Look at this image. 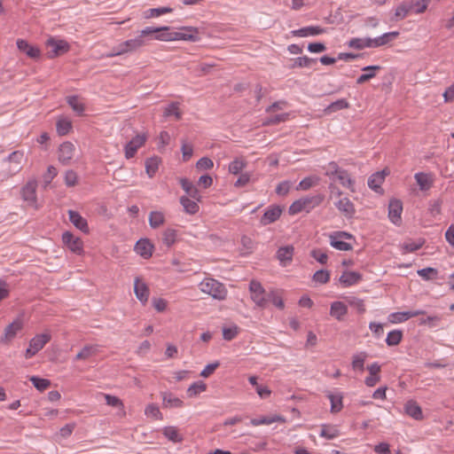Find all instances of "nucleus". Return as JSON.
Returning <instances> with one entry per match:
<instances>
[{
	"label": "nucleus",
	"mask_w": 454,
	"mask_h": 454,
	"mask_svg": "<svg viewBox=\"0 0 454 454\" xmlns=\"http://www.w3.org/2000/svg\"><path fill=\"white\" fill-rule=\"evenodd\" d=\"M24 160L23 151H14L9 154L4 162L8 163L5 169L0 172V182H4L15 175H17L22 169V161Z\"/></svg>",
	"instance_id": "f257e3e1"
},
{
	"label": "nucleus",
	"mask_w": 454,
	"mask_h": 454,
	"mask_svg": "<svg viewBox=\"0 0 454 454\" xmlns=\"http://www.w3.org/2000/svg\"><path fill=\"white\" fill-rule=\"evenodd\" d=\"M324 199L325 196L321 193L302 197L291 204L289 213L291 215H296L301 211L309 212L319 206Z\"/></svg>",
	"instance_id": "f03ea898"
},
{
	"label": "nucleus",
	"mask_w": 454,
	"mask_h": 454,
	"mask_svg": "<svg viewBox=\"0 0 454 454\" xmlns=\"http://www.w3.org/2000/svg\"><path fill=\"white\" fill-rule=\"evenodd\" d=\"M200 290L219 301L224 300L227 296V290L224 285L214 278H207L203 279L200 283Z\"/></svg>",
	"instance_id": "7ed1b4c3"
},
{
	"label": "nucleus",
	"mask_w": 454,
	"mask_h": 454,
	"mask_svg": "<svg viewBox=\"0 0 454 454\" xmlns=\"http://www.w3.org/2000/svg\"><path fill=\"white\" fill-rule=\"evenodd\" d=\"M353 236L347 231H333L329 234L330 245L340 251H349L352 249L351 244L347 240L352 239Z\"/></svg>",
	"instance_id": "20e7f679"
},
{
	"label": "nucleus",
	"mask_w": 454,
	"mask_h": 454,
	"mask_svg": "<svg viewBox=\"0 0 454 454\" xmlns=\"http://www.w3.org/2000/svg\"><path fill=\"white\" fill-rule=\"evenodd\" d=\"M51 340L50 333H40L33 337L29 341V346L25 351V357L29 359L35 356Z\"/></svg>",
	"instance_id": "39448f33"
},
{
	"label": "nucleus",
	"mask_w": 454,
	"mask_h": 454,
	"mask_svg": "<svg viewBox=\"0 0 454 454\" xmlns=\"http://www.w3.org/2000/svg\"><path fill=\"white\" fill-rule=\"evenodd\" d=\"M45 44L50 49L47 52L50 59L62 55L69 51V44L65 40L50 37Z\"/></svg>",
	"instance_id": "423d86ee"
},
{
	"label": "nucleus",
	"mask_w": 454,
	"mask_h": 454,
	"mask_svg": "<svg viewBox=\"0 0 454 454\" xmlns=\"http://www.w3.org/2000/svg\"><path fill=\"white\" fill-rule=\"evenodd\" d=\"M147 140V135L145 133L137 134L124 147V153L126 159L133 158L137 150L142 147Z\"/></svg>",
	"instance_id": "0eeeda50"
},
{
	"label": "nucleus",
	"mask_w": 454,
	"mask_h": 454,
	"mask_svg": "<svg viewBox=\"0 0 454 454\" xmlns=\"http://www.w3.org/2000/svg\"><path fill=\"white\" fill-rule=\"evenodd\" d=\"M200 40L199 30L193 27H182L174 31V41L198 42Z\"/></svg>",
	"instance_id": "6e6552de"
},
{
	"label": "nucleus",
	"mask_w": 454,
	"mask_h": 454,
	"mask_svg": "<svg viewBox=\"0 0 454 454\" xmlns=\"http://www.w3.org/2000/svg\"><path fill=\"white\" fill-rule=\"evenodd\" d=\"M249 290L251 293V299L256 303V305L259 307H265L268 300L261 283L257 281H251Z\"/></svg>",
	"instance_id": "1a4fd4ad"
},
{
	"label": "nucleus",
	"mask_w": 454,
	"mask_h": 454,
	"mask_svg": "<svg viewBox=\"0 0 454 454\" xmlns=\"http://www.w3.org/2000/svg\"><path fill=\"white\" fill-rule=\"evenodd\" d=\"M36 188L37 181L31 179L21 189L22 199L33 207L36 205Z\"/></svg>",
	"instance_id": "9d476101"
},
{
	"label": "nucleus",
	"mask_w": 454,
	"mask_h": 454,
	"mask_svg": "<svg viewBox=\"0 0 454 454\" xmlns=\"http://www.w3.org/2000/svg\"><path fill=\"white\" fill-rule=\"evenodd\" d=\"M403 203L401 200L393 199L388 204V218L392 223L399 226L402 223Z\"/></svg>",
	"instance_id": "9b49d317"
},
{
	"label": "nucleus",
	"mask_w": 454,
	"mask_h": 454,
	"mask_svg": "<svg viewBox=\"0 0 454 454\" xmlns=\"http://www.w3.org/2000/svg\"><path fill=\"white\" fill-rule=\"evenodd\" d=\"M75 153V147L71 142H64L59 148V160L63 165H68L71 162Z\"/></svg>",
	"instance_id": "f8f14e48"
},
{
	"label": "nucleus",
	"mask_w": 454,
	"mask_h": 454,
	"mask_svg": "<svg viewBox=\"0 0 454 454\" xmlns=\"http://www.w3.org/2000/svg\"><path fill=\"white\" fill-rule=\"evenodd\" d=\"M63 243L74 253L80 254L82 250V241L80 238L74 237L71 232L66 231L62 234Z\"/></svg>",
	"instance_id": "ddd939ff"
},
{
	"label": "nucleus",
	"mask_w": 454,
	"mask_h": 454,
	"mask_svg": "<svg viewBox=\"0 0 454 454\" xmlns=\"http://www.w3.org/2000/svg\"><path fill=\"white\" fill-rule=\"evenodd\" d=\"M23 323L20 319H15L12 323L8 325L4 329V336L1 338L0 341L2 343H9L11 342L17 333L22 329Z\"/></svg>",
	"instance_id": "4468645a"
},
{
	"label": "nucleus",
	"mask_w": 454,
	"mask_h": 454,
	"mask_svg": "<svg viewBox=\"0 0 454 454\" xmlns=\"http://www.w3.org/2000/svg\"><path fill=\"white\" fill-rule=\"evenodd\" d=\"M134 293L137 300L145 305L148 301L150 291L147 285L139 278H136L134 281Z\"/></svg>",
	"instance_id": "2eb2a0df"
},
{
	"label": "nucleus",
	"mask_w": 454,
	"mask_h": 454,
	"mask_svg": "<svg viewBox=\"0 0 454 454\" xmlns=\"http://www.w3.org/2000/svg\"><path fill=\"white\" fill-rule=\"evenodd\" d=\"M333 204L336 208L348 218L353 217L356 213L355 206L348 197L334 200Z\"/></svg>",
	"instance_id": "dca6fc26"
},
{
	"label": "nucleus",
	"mask_w": 454,
	"mask_h": 454,
	"mask_svg": "<svg viewBox=\"0 0 454 454\" xmlns=\"http://www.w3.org/2000/svg\"><path fill=\"white\" fill-rule=\"evenodd\" d=\"M282 209L279 206L269 207L260 219L262 225H268L276 222L281 215Z\"/></svg>",
	"instance_id": "f3484780"
},
{
	"label": "nucleus",
	"mask_w": 454,
	"mask_h": 454,
	"mask_svg": "<svg viewBox=\"0 0 454 454\" xmlns=\"http://www.w3.org/2000/svg\"><path fill=\"white\" fill-rule=\"evenodd\" d=\"M153 245L147 239H139L135 245V251L137 254L145 259H148L153 255Z\"/></svg>",
	"instance_id": "a211bd4d"
},
{
	"label": "nucleus",
	"mask_w": 454,
	"mask_h": 454,
	"mask_svg": "<svg viewBox=\"0 0 454 454\" xmlns=\"http://www.w3.org/2000/svg\"><path fill=\"white\" fill-rule=\"evenodd\" d=\"M399 35V32L393 31L385 33L378 37L370 38L369 37V47L370 48H377L383 45L387 44L392 40L395 39Z\"/></svg>",
	"instance_id": "6ab92c4d"
},
{
	"label": "nucleus",
	"mask_w": 454,
	"mask_h": 454,
	"mask_svg": "<svg viewBox=\"0 0 454 454\" xmlns=\"http://www.w3.org/2000/svg\"><path fill=\"white\" fill-rule=\"evenodd\" d=\"M387 175V173L386 170L372 174L368 178V186L376 192H382L381 184H383Z\"/></svg>",
	"instance_id": "aec40b11"
},
{
	"label": "nucleus",
	"mask_w": 454,
	"mask_h": 454,
	"mask_svg": "<svg viewBox=\"0 0 454 454\" xmlns=\"http://www.w3.org/2000/svg\"><path fill=\"white\" fill-rule=\"evenodd\" d=\"M325 31V29L322 28L320 27L309 26V27H301L300 29L292 30L291 34L294 36L308 37V36H314V35L323 34Z\"/></svg>",
	"instance_id": "412c9836"
},
{
	"label": "nucleus",
	"mask_w": 454,
	"mask_h": 454,
	"mask_svg": "<svg viewBox=\"0 0 454 454\" xmlns=\"http://www.w3.org/2000/svg\"><path fill=\"white\" fill-rule=\"evenodd\" d=\"M17 47L31 59H38L41 56V51L39 48L30 45L26 40L19 39L17 41Z\"/></svg>",
	"instance_id": "4be33fe9"
},
{
	"label": "nucleus",
	"mask_w": 454,
	"mask_h": 454,
	"mask_svg": "<svg viewBox=\"0 0 454 454\" xmlns=\"http://www.w3.org/2000/svg\"><path fill=\"white\" fill-rule=\"evenodd\" d=\"M70 222L80 231L84 233L89 232V226L87 220L83 218L78 212L74 210L68 211Z\"/></svg>",
	"instance_id": "5701e85b"
},
{
	"label": "nucleus",
	"mask_w": 454,
	"mask_h": 454,
	"mask_svg": "<svg viewBox=\"0 0 454 454\" xmlns=\"http://www.w3.org/2000/svg\"><path fill=\"white\" fill-rule=\"evenodd\" d=\"M180 184L183 190L186 192L187 197L192 198L197 201H200L201 195L198 188L191 181L186 178H181Z\"/></svg>",
	"instance_id": "b1692460"
},
{
	"label": "nucleus",
	"mask_w": 454,
	"mask_h": 454,
	"mask_svg": "<svg viewBox=\"0 0 454 454\" xmlns=\"http://www.w3.org/2000/svg\"><path fill=\"white\" fill-rule=\"evenodd\" d=\"M294 250L293 246H286L278 248L277 257L282 266H287L290 264L293 259Z\"/></svg>",
	"instance_id": "393cba45"
},
{
	"label": "nucleus",
	"mask_w": 454,
	"mask_h": 454,
	"mask_svg": "<svg viewBox=\"0 0 454 454\" xmlns=\"http://www.w3.org/2000/svg\"><path fill=\"white\" fill-rule=\"evenodd\" d=\"M333 181H339L343 187L348 189L352 192H355V180L347 170L342 169L339 172Z\"/></svg>",
	"instance_id": "a878e982"
},
{
	"label": "nucleus",
	"mask_w": 454,
	"mask_h": 454,
	"mask_svg": "<svg viewBox=\"0 0 454 454\" xmlns=\"http://www.w3.org/2000/svg\"><path fill=\"white\" fill-rule=\"evenodd\" d=\"M404 411L407 415L416 420H421L423 419V413L420 406L413 400H410L405 403Z\"/></svg>",
	"instance_id": "bb28decb"
},
{
	"label": "nucleus",
	"mask_w": 454,
	"mask_h": 454,
	"mask_svg": "<svg viewBox=\"0 0 454 454\" xmlns=\"http://www.w3.org/2000/svg\"><path fill=\"white\" fill-rule=\"evenodd\" d=\"M362 278L361 274L356 271H345L340 278V283L343 287H348L358 283Z\"/></svg>",
	"instance_id": "cd10ccee"
},
{
	"label": "nucleus",
	"mask_w": 454,
	"mask_h": 454,
	"mask_svg": "<svg viewBox=\"0 0 454 454\" xmlns=\"http://www.w3.org/2000/svg\"><path fill=\"white\" fill-rule=\"evenodd\" d=\"M162 395V405L164 408H181L184 402L169 392H164Z\"/></svg>",
	"instance_id": "c85d7f7f"
},
{
	"label": "nucleus",
	"mask_w": 454,
	"mask_h": 454,
	"mask_svg": "<svg viewBox=\"0 0 454 454\" xmlns=\"http://www.w3.org/2000/svg\"><path fill=\"white\" fill-rule=\"evenodd\" d=\"M414 178L421 191L429 190L434 182L433 176L424 172L416 173Z\"/></svg>",
	"instance_id": "c756f323"
},
{
	"label": "nucleus",
	"mask_w": 454,
	"mask_h": 454,
	"mask_svg": "<svg viewBox=\"0 0 454 454\" xmlns=\"http://www.w3.org/2000/svg\"><path fill=\"white\" fill-rule=\"evenodd\" d=\"M67 102L73 109V111L78 114L82 115L86 110L85 103L82 98L78 96H69L67 98Z\"/></svg>",
	"instance_id": "7c9ffc66"
},
{
	"label": "nucleus",
	"mask_w": 454,
	"mask_h": 454,
	"mask_svg": "<svg viewBox=\"0 0 454 454\" xmlns=\"http://www.w3.org/2000/svg\"><path fill=\"white\" fill-rule=\"evenodd\" d=\"M198 202L199 201L187 196H182L180 198V203L183 206L184 212L189 215H194L199 212L200 207Z\"/></svg>",
	"instance_id": "2f4dec72"
},
{
	"label": "nucleus",
	"mask_w": 454,
	"mask_h": 454,
	"mask_svg": "<svg viewBox=\"0 0 454 454\" xmlns=\"http://www.w3.org/2000/svg\"><path fill=\"white\" fill-rule=\"evenodd\" d=\"M327 397L330 400L331 403V412L332 413H337L340 411L343 408V395L340 392L336 393H329L327 395Z\"/></svg>",
	"instance_id": "473e14b6"
},
{
	"label": "nucleus",
	"mask_w": 454,
	"mask_h": 454,
	"mask_svg": "<svg viewBox=\"0 0 454 454\" xmlns=\"http://www.w3.org/2000/svg\"><path fill=\"white\" fill-rule=\"evenodd\" d=\"M348 312L347 306L341 301H333L331 304L330 315L337 320H342Z\"/></svg>",
	"instance_id": "72a5a7b5"
},
{
	"label": "nucleus",
	"mask_w": 454,
	"mask_h": 454,
	"mask_svg": "<svg viewBox=\"0 0 454 454\" xmlns=\"http://www.w3.org/2000/svg\"><path fill=\"white\" fill-rule=\"evenodd\" d=\"M410 12H413V2H403L396 7L395 18L397 20H403Z\"/></svg>",
	"instance_id": "f704fd0d"
},
{
	"label": "nucleus",
	"mask_w": 454,
	"mask_h": 454,
	"mask_svg": "<svg viewBox=\"0 0 454 454\" xmlns=\"http://www.w3.org/2000/svg\"><path fill=\"white\" fill-rule=\"evenodd\" d=\"M275 422H285V419L280 415H272L270 417L252 419L250 420V424L254 427H258L261 425H270Z\"/></svg>",
	"instance_id": "c9c22d12"
},
{
	"label": "nucleus",
	"mask_w": 454,
	"mask_h": 454,
	"mask_svg": "<svg viewBox=\"0 0 454 454\" xmlns=\"http://www.w3.org/2000/svg\"><path fill=\"white\" fill-rule=\"evenodd\" d=\"M248 381L254 387L257 395L261 398H267L271 395V390L268 387L258 384L256 376H250Z\"/></svg>",
	"instance_id": "e433bc0d"
},
{
	"label": "nucleus",
	"mask_w": 454,
	"mask_h": 454,
	"mask_svg": "<svg viewBox=\"0 0 454 454\" xmlns=\"http://www.w3.org/2000/svg\"><path fill=\"white\" fill-rule=\"evenodd\" d=\"M149 225L153 229H157L165 223V215L161 211H152L148 217Z\"/></svg>",
	"instance_id": "4c0bfd02"
},
{
	"label": "nucleus",
	"mask_w": 454,
	"mask_h": 454,
	"mask_svg": "<svg viewBox=\"0 0 454 454\" xmlns=\"http://www.w3.org/2000/svg\"><path fill=\"white\" fill-rule=\"evenodd\" d=\"M98 352V345H86L75 356L74 360H86L95 356Z\"/></svg>",
	"instance_id": "58836bf2"
},
{
	"label": "nucleus",
	"mask_w": 454,
	"mask_h": 454,
	"mask_svg": "<svg viewBox=\"0 0 454 454\" xmlns=\"http://www.w3.org/2000/svg\"><path fill=\"white\" fill-rule=\"evenodd\" d=\"M349 107V103L345 98L338 99L333 103H331L328 106L325 108V113L326 114H330L335 113L339 110L347 109Z\"/></svg>",
	"instance_id": "ea45409f"
},
{
	"label": "nucleus",
	"mask_w": 454,
	"mask_h": 454,
	"mask_svg": "<svg viewBox=\"0 0 454 454\" xmlns=\"http://www.w3.org/2000/svg\"><path fill=\"white\" fill-rule=\"evenodd\" d=\"M380 68V67L379 66H367V67H364L362 69L364 72V74H361L357 78L356 82L358 84H362V83L367 82L368 80L375 77V75H376L375 71L379 70Z\"/></svg>",
	"instance_id": "a19ab883"
},
{
	"label": "nucleus",
	"mask_w": 454,
	"mask_h": 454,
	"mask_svg": "<svg viewBox=\"0 0 454 454\" xmlns=\"http://www.w3.org/2000/svg\"><path fill=\"white\" fill-rule=\"evenodd\" d=\"M319 177L317 176H309L303 178L296 187L297 191H307L311 187L318 184Z\"/></svg>",
	"instance_id": "79ce46f5"
},
{
	"label": "nucleus",
	"mask_w": 454,
	"mask_h": 454,
	"mask_svg": "<svg viewBox=\"0 0 454 454\" xmlns=\"http://www.w3.org/2000/svg\"><path fill=\"white\" fill-rule=\"evenodd\" d=\"M56 129L59 136H65L72 129V122L68 118L61 117L57 121Z\"/></svg>",
	"instance_id": "37998d69"
},
{
	"label": "nucleus",
	"mask_w": 454,
	"mask_h": 454,
	"mask_svg": "<svg viewBox=\"0 0 454 454\" xmlns=\"http://www.w3.org/2000/svg\"><path fill=\"white\" fill-rule=\"evenodd\" d=\"M162 28L156 33L153 39L162 42H172L174 41V31H171L168 27H158Z\"/></svg>",
	"instance_id": "c03bdc74"
},
{
	"label": "nucleus",
	"mask_w": 454,
	"mask_h": 454,
	"mask_svg": "<svg viewBox=\"0 0 454 454\" xmlns=\"http://www.w3.org/2000/svg\"><path fill=\"white\" fill-rule=\"evenodd\" d=\"M247 163L243 158H236L229 164V172L238 175L247 167Z\"/></svg>",
	"instance_id": "a18cd8bd"
},
{
	"label": "nucleus",
	"mask_w": 454,
	"mask_h": 454,
	"mask_svg": "<svg viewBox=\"0 0 454 454\" xmlns=\"http://www.w3.org/2000/svg\"><path fill=\"white\" fill-rule=\"evenodd\" d=\"M367 356L368 355L364 351L354 354L352 356V368L354 370L364 371V364Z\"/></svg>",
	"instance_id": "49530a36"
},
{
	"label": "nucleus",
	"mask_w": 454,
	"mask_h": 454,
	"mask_svg": "<svg viewBox=\"0 0 454 454\" xmlns=\"http://www.w3.org/2000/svg\"><path fill=\"white\" fill-rule=\"evenodd\" d=\"M164 116H174L176 120H180L182 118V113L179 109V103L172 102L171 104L168 105L164 109Z\"/></svg>",
	"instance_id": "de8ad7c7"
},
{
	"label": "nucleus",
	"mask_w": 454,
	"mask_h": 454,
	"mask_svg": "<svg viewBox=\"0 0 454 454\" xmlns=\"http://www.w3.org/2000/svg\"><path fill=\"white\" fill-rule=\"evenodd\" d=\"M424 241L419 240H408L402 244L401 247L403 254L412 253L422 247Z\"/></svg>",
	"instance_id": "09e8293b"
},
{
	"label": "nucleus",
	"mask_w": 454,
	"mask_h": 454,
	"mask_svg": "<svg viewBox=\"0 0 454 454\" xmlns=\"http://www.w3.org/2000/svg\"><path fill=\"white\" fill-rule=\"evenodd\" d=\"M176 238L177 232L174 229H166L162 233V242L168 247H170L176 243Z\"/></svg>",
	"instance_id": "8fccbe9b"
},
{
	"label": "nucleus",
	"mask_w": 454,
	"mask_h": 454,
	"mask_svg": "<svg viewBox=\"0 0 454 454\" xmlns=\"http://www.w3.org/2000/svg\"><path fill=\"white\" fill-rule=\"evenodd\" d=\"M403 339V332L401 330L390 331L386 338V343L389 347L398 345Z\"/></svg>",
	"instance_id": "3c124183"
},
{
	"label": "nucleus",
	"mask_w": 454,
	"mask_h": 454,
	"mask_svg": "<svg viewBox=\"0 0 454 454\" xmlns=\"http://www.w3.org/2000/svg\"><path fill=\"white\" fill-rule=\"evenodd\" d=\"M163 434L173 442H180L183 441V437L175 427H166L163 429Z\"/></svg>",
	"instance_id": "603ef678"
},
{
	"label": "nucleus",
	"mask_w": 454,
	"mask_h": 454,
	"mask_svg": "<svg viewBox=\"0 0 454 454\" xmlns=\"http://www.w3.org/2000/svg\"><path fill=\"white\" fill-rule=\"evenodd\" d=\"M207 389V385L203 381H196L192 383L187 389V395L194 397L204 392Z\"/></svg>",
	"instance_id": "864d4df0"
},
{
	"label": "nucleus",
	"mask_w": 454,
	"mask_h": 454,
	"mask_svg": "<svg viewBox=\"0 0 454 454\" xmlns=\"http://www.w3.org/2000/svg\"><path fill=\"white\" fill-rule=\"evenodd\" d=\"M368 41H369V37H364V38L355 37V38H351L348 42V45L349 48H352V49L363 50L365 48H370Z\"/></svg>",
	"instance_id": "5fc2aeb1"
},
{
	"label": "nucleus",
	"mask_w": 454,
	"mask_h": 454,
	"mask_svg": "<svg viewBox=\"0 0 454 454\" xmlns=\"http://www.w3.org/2000/svg\"><path fill=\"white\" fill-rule=\"evenodd\" d=\"M158 157H152L145 161V170L149 177H153L157 172L160 165Z\"/></svg>",
	"instance_id": "6e6d98bb"
},
{
	"label": "nucleus",
	"mask_w": 454,
	"mask_h": 454,
	"mask_svg": "<svg viewBox=\"0 0 454 454\" xmlns=\"http://www.w3.org/2000/svg\"><path fill=\"white\" fill-rule=\"evenodd\" d=\"M33 386L39 391H43L48 388L51 385V381L47 379L39 378L37 376H32L29 378Z\"/></svg>",
	"instance_id": "4d7b16f0"
},
{
	"label": "nucleus",
	"mask_w": 454,
	"mask_h": 454,
	"mask_svg": "<svg viewBox=\"0 0 454 454\" xmlns=\"http://www.w3.org/2000/svg\"><path fill=\"white\" fill-rule=\"evenodd\" d=\"M145 45V40L141 36H137L133 39L125 41V46H127L129 52L135 51Z\"/></svg>",
	"instance_id": "13d9d810"
},
{
	"label": "nucleus",
	"mask_w": 454,
	"mask_h": 454,
	"mask_svg": "<svg viewBox=\"0 0 454 454\" xmlns=\"http://www.w3.org/2000/svg\"><path fill=\"white\" fill-rule=\"evenodd\" d=\"M145 414L147 417L153 418L154 419H162V414L159 409V407L154 403L148 404L145 409Z\"/></svg>",
	"instance_id": "bf43d9fd"
},
{
	"label": "nucleus",
	"mask_w": 454,
	"mask_h": 454,
	"mask_svg": "<svg viewBox=\"0 0 454 454\" xmlns=\"http://www.w3.org/2000/svg\"><path fill=\"white\" fill-rule=\"evenodd\" d=\"M319 435L328 440H333L339 436V431L333 427L324 426Z\"/></svg>",
	"instance_id": "052dcab7"
},
{
	"label": "nucleus",
	"mask_w": 454,
	"mask_h": 454,
	"mask_svg": "<svg viewBox=\"0 0 454 454\" xmlns=\"http://www.w3.org/2000/svg\"><path fill=\"white\" fill-rule=\"evenodd\" d=\"M171 12H172V9L169 7L153 8V9H149L148 11H146L145 18H147V19L157 18V17H160L163 14H166V13H168Z\"/></svg>",
	"instance_id": "680f3d73"
},
{
	"label": "nucleus",
	"mask_w": 454,
	"mask_h": 454,
	"mask_svg": "<svg viewBox=\"0 0 454 454\" xmlns=\"http://www.w3.org/2000/svg\"><path fill=\"white\" fill-rule=\"evenodd\" d=\"M330 280V272L325 270H317L313 275V281L318 284H326Z\"/></svg>",
	"instance_id": "e2e57ef3"
},
{
	"label": "nucleus",
	"mask_w": 454,
	"mask_h": 454,
	"mask_svg": "<svg viewBox=\"0 0 454 454\" xmlns=\"http://www.w3.org/2000/svg\"><path fill=\"white\" fill-rule=\"evenodd\" d=\"M325 175L332 180L335 178V176L342 170L338 164L334 161H331L325 168Z\"/></svg>",
	"instance_id": "0e129e2a"
},
{
	"label": "nucleus",
	"mask_w": 454,
	"mask_h": 454,
	"mask_svg": "<svg viewBox=\"0 0 454 454\" xmlns=\"http://www.w3.org/2000/svg\"><path fill=\"white\" fill-rule=\"evenodd\" d=\"M418 275L421 277L424 280H431L436 278L437 276V270L427 267L421 270H419L417 271Z\"/></svg>",
	"instance_id": "69168bd1"
},
{
	"label": "nucleus",
	"mask_w": 454,
	"mask_h": 454,
	"mask_svg": "<svg viewBox=\"0 0 454 454\" xmlns=\"http://www.w3.org/2000/svg\"><path fill=\"white\" fill-rule=\"evenodd\" d=\"M239 333V327L235 325L230 326V327H223V337L225 340H231Z\"/></svg>",
	"instance_id": "338daca9"
},
{
	"label": "nucleus",
	"mask_w": 454,
	"mask_h": 454,
	"mask_svg": "<svg viewBox=\"0 0 454 454\" xmlns=\"http://www.w3.org/2000/svg\"><path fill=\"white\" fill-rule=\"evenodd\" d=\"M105 399H106V403L107 405L121 408L122 411V414H125V412L123 411V409H124L123 403L121 402V400L120 398H118L117 396H114V395L106 394Z\"/></svg>",
	"instance_id": "774afa93"
}]
</instances>
